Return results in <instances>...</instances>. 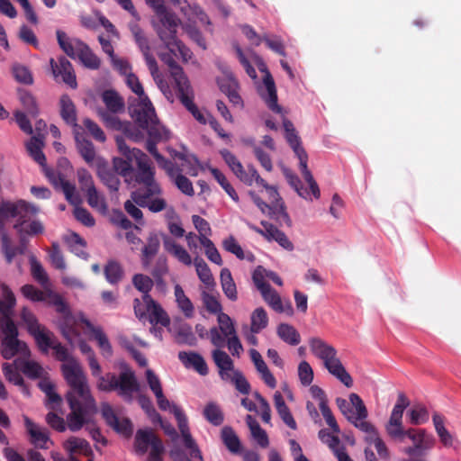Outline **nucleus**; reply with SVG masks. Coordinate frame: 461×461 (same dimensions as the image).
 <instances>
[{"mask_svg": "<svg viewBox=\"0 0 461 461\" xmlns=\"http://www.w3.org/2000/svg\"><path fill=\"white\" fill-rule=\"evenodd\" d=\"M63 376L69 386L66 400L70 409L67 415L68 429L79 431L93 421L97 413V404L91 393L87 377L77 360H71L61 366Z\"/></svg>", "mask_w": 461, "mask_h": 461, "instance_id": "nucleus-1", "label": "nucleus"}, {"mask_svg": "<svg viewBox=\"0 0 461 461\" xmlns=\"http://www.w3.org/2000/svg\"><path fill=\"white\" fill-rule=\"evenodd\" d=\"M39 212V208L33 204L28 203L23 200L18 202H3L0 205V228L2 229L5 221L9 218H16L17 221L14 228L20 233L28 235L41 234L44 227L40 221H32L26 224L32 216Z\"/></svg>", "mask_w": 461, "mask_h": 461, "instance_id": "nucleus-2", "label": "nucleus"}, {"mask_svg": "<svg viewBox=\"0 0 461 461\" xmlns=\"http://www.w3.org/2000/svg\"><path fill=\"white\" fill-rule=\"evenodd\" d=\"M158 22L154 25V29L159 40L165 47L175 53V47L183 62H188L193 56L191 50L177 38V28L181 21L176 14L168 11L163 14L158 15Z\"/></svg>", "mask_w": 461, "mask_h": 461, "instance_id": "nucleus-3", "label": "nucleus"}, {"mask_svg": "<svg viewBox=\"0 0 461 461\" xmlns=\"http://www.w3.org/2000/svg\"><path fill=\"white\" fill-rule=\"evenodd\" d=\"M309 346L312 353L323 361L324 366L332 375L346 387L353 386V379L337 357V350L333 346L317 337L309 340Z\"/></svg>", "mask_w": 461, "mask_h": 461, "instance_id": "nucleus-4", "label": "nucleus"}, {"mask_svg": "<svg viewBox=\"0 0 461 461\" xmlns=\"http://www.w3.org/2000/svg\"><path fill=\"white\" fill-rule=\"evenodd\" d=\"M350 401L357 408V416L351 415L348 417V421L359 430L366 434V441L368 444L373 443L375 445L377 454L381 458L388 459L390 454L386 445L378 436L375 427L369 421L366 420L368 416V411L363 400L358 394L352 393H350Z\"/></svg>", "mask_w": 461, "mask_h": 461, "instance_id": "nucleus-5", "label": "nucleus"}, {"mask_svg": "<svg viewBox=\"0 0 461 461\" xmlns=\"http://www.w3.org/2000/svg\"><path fill=\"white\" fill-rule=\"evenodd\" d=\"M129 111L135 122L146 130L149 136L156 140L168 139V131L159 123L148 96L140 98L136 104H131Z\"/></svg>", "mask_w": 461, "mask_h": 461, "instance_id": "nucleus-6", "label": "nucleus"}, {"mask_svg": "<svg viewBox=\"0 0 461 461\" xmlns=\"http://www.w3.org/2000/svg\"><path fill=\"white\" fill-rule=\"evenodd\" d=\"M97 377L96 388L101 392H113L120 390V394H130L139 390V384L132 371H123L119 376L108 372L104 375H94Z\"/></svg>", "mask_w": 461, "mask_h": 461, "instance_id": "nucleus-7", "label": "nucleus"}, {"mask_svg": "<svg viewBox=\"0 0 461 461\" xmlns=\"http://www.w3.org/2000/svg\"><path fill=\"white\" fill-rule=\"evenodd\" d=\"M150 451L147 461H164L163 454L165 447L162 440L149 429H140L137 430L134 438V447L138 455L147 453L149 447Z\"/></svg>", "mask_w": 461, "mask_h": 461, "instance_id": "nucleus-8", "label": "nucleus"}, {"mask_svg": "<svg viewBox=\"0 0 461 461\" xmlns=\"http://www.w3.org/2000/svg\"><path fill=\"white\" fill-rule=\"evenodd\" d=\"M21 318L25 323L28 332L34 338L39 349L43 353H48L54 345L53 332L40 324L36 316L27 308L23 309Z\"/></svg>", "mask_w": 461, "mask_h": 461, "instance_id": "nucleus-9", "label": "nucleus"}, {"mask_svg": "<svg viewBox=\"0 0 461 461\" xmlns=\"http://www.w3.org/2000/svg\"><path fill=\"white\" fill-rule=\"evenodd\" d=\"M405 438H408L413 444L405 450V453L411 456L425 455L436 442L434 436L424 429L410 428L406 429Z\"/></svg>", "mask_w": 461, "mask_h": 461, "instance_id": "nucleus-10", "label": "nucleus"}, {"mask_svg": "<svg viewBox=\"0 0 461 461\" xmlns=\"http://www.w3.org/2000/svg\"><path fill=\"white\" fill-rule=\"evenodd\" d=\"M260 224L262 225L263 229L256 226L253 223L248 222V227L255 231L256 233L263 236L267 240L273 241L275 240L281 246L283 249L292 251L294 250V247L293 242L288 239V237L285 235V232L280 230L274 224L267 221H261Z\"/></svg>", "mask_w": 461, "mask_h": 461, "instance_id": "nucleus-11", "label": "nucleus"}, {"mask_svg": "<svg viewBox=\"0 0 461 461\" xmlns=\"http://www.w3.org/2000/svg\"><path fill=\"white\" fill-rule=\"evenodd\" d=\"M50 65L51 68L53 77L58 79L59 77L63 83L68 85L72 89L77 87V77L74 68L71 62L64 56L58 58V60L54 59H50Z\"/></svg>", "mask_w": 461, "mask_h": 461, "instance_id": "nucleus-12", "label": "nucleus"}, {"mask_svg": "<svg viewBox=\"0 0 461 461\" xmlns=\"http://www.w3.org/2000/svg\"><path fill=\"white\" fill-rule=\"evenodd\" d=\"M101 412L106 424L116 432L121 433L126 437L131 435L132 424L131 420L127 418L120 420L109 403L104 402L102 404Z\"/></svg>", "mask_w": 461, "mask_h": 461, "instance_id": "nucleus-13", "label": "nucleus"}, {"mask_svg": "<svg viewBox=\"0 0 461 461\" xmlns=\"http://www.w3.org/2000/svg\"><path fill=\"white\" fill-rule=\"evenodd\" d=\"M261 269L254 271L252 280L258 290L260 292L264 301L274 310L282 311L281 297L278 293L267 282H262Z\"/></svg>", "mask_w": 461, "mask_h": 461, "instance_id": "nucleus-14", "label": "nucleus"}, {"mask_svg": "<svg viewBox=\"0 0 461 461\" xmlns=\"http://www.w3.org/2000/svg\"><path fill=\"white\" fill-rule=\"evenodd\" d=\"M220 153L235 176L245 185H252V170L256 168L249 165L247 169H245L236 156L226 149L221 150Z\"/></svg>", "mask_w": 461, "mask_h": 461, "instance_id": "nucleus-15", "label": "nucleus"}, {"mask_svg": "<svg viewBox=\"0 0 461 461\" xmlns=\"http://www.w3.org/2000/svg\"><path fill=\"white\" fill-rule=\"evenodd\" d=\"M8 297L9 303L3 305V308L0 310V330L5 335L4 338L14 339V337H18V329L12 319V315L16 300L14 293H10Z\"/></svg>", "mask_w": 461, "mask_h": 461, "instance_id": "nucleus-16", "label": "nucleus"}, {"mask_svg": "<svg viewBox=\"0 0 461 461\" xmlns=\"http://www.w3.org/2000/svg\"><path fill=\"white\" fill-rule=\"evenodd\" d=\"M176 52H178V50L175 47V53L169 50V52L159 53L158 57L160 60L168 67L170 75L174 79L176 88L178 90L184 86L186 87L190 82L182 67H180L174 59V56H177Z\"/></svg>", "mask_w": 461, "mask_h": 461, "instance_id": "nucleus-17", "label": "nucleus"}, {"mask_svg": "<svg viewBox=\"0 0 461 461\" xmlns=\"http://www.w3.org/2000/svg\"><path fill=\"white\" fill-rule=\"evenodd\" d=\"M261 71H265L263 77V84L265 89H260V95L266 102L267 107L274 113H280L282 107L277 104L276 87L273 77L270 72L265 68H259Z\"/></svg>", "mask_w": 461, "mask_h": 461, "instance_id": "nucleus-18", "label": "nucleus"}, {"mask_svg": "<svg viewBox=\"0 0 461 461\" xmlns=\"http://www.w3.org/2000/svg\"><path fill=\"white\" fill-rule=\"evenodd\" d=\"M80 321L86 326L91 338L96 341L103 356L105 357H112L113 348L103 329L100 326L93 325L92 322L84 316L80 318Z\"/></svg>", "mask_w": 461, "mask_h": 461, "instance_id": "nucleus-19", "label": "nucleus"}, {"mask_svg": "<svg viewBox=\"0 0 461 461\" xmlns=\"http://www.w3.org/2000/svg\"><path fill=\"white\" fill-rule=\"evenodd\" d=\"M212 357L218 368L220 377L224 381H229L230 375L237 371L234 368L233 360L225 351L219 348L212 351Z\"/></svg>", "mask_w": 461, "mask_h": 461, "instance_id": "nucleus-20", "label": "nucleus"}, {"mask_svg": "<svg viewBox=\"0 0 461 461\" xmlns=\"http://www.w3.org/2000/svg\"><path fill=\"white\" fill-rule=\"evenodd\" d=\"M62 446L69 456L83 455L88 457L94 456L89 442L83 438L71 436L63 442Z\"/></svg>", "mask_w": 461, "mask_h": 461, "instance_id": "nucleus-21", "label": "nucleus"}, {"mask_svg": "<svg viewBox=\"0 0 461 461\" xmlns=\"http://www.w3.org/2000/svg\"><path fill=\"white\" fill-rule=\"evenodd\" d=\"M178 359L185 368H193L201 375H206L209 372L204 358L199 353L180 351Z\"/></svg>", "mask_w": 461, "mask_h": 461, "instance_id": "nucleus-22", "label": "nucleus"}, {"mask_svg": "<svg viewBox=\"0 0 461 461\" xmlns=\"http://www.w3.org/2000/svg\"><path fill=\"white\" fill-rule=\"evenodd\" d=\"M29 352L26 343L18 339V337L4 338L1 341V355L5 359H11L18 353L27 355Z\"/></svg>", "mask_w": 461, "mask_h": 461, "instance_id": "nucleus-23", "label": "nucleus"}, {"mask_svg": "<svg viewBox=\"0 0 461 461\" xmlns=\"http://www.w3.org/2000/svg\"><path fill=\"white\" fill-rule=\"evenodd\" d=\"M177 96L182 104L192 113V115L201 123H206V120L203 114L199 111L197 106L194 103V92L191 85H187L186 87H182L178 90Z\"/></svg>", "mask_w": 461, "mask_h": 461, "instance_id": "nucleus-24", "label": "nucleus"}, {"mask_svg": "<svg viewBox=\"0 0 461 461\" xmlns=\"http://www.w3.org/2000/svg\"><path fill=\"white\" fill-rule=\"evenodd\" d=\"M143 185V187H140L131 194V198L140 207H146L152 196L161 194V188L157 182Z\"/></svg>", "mask_w": 461, "mask_h": 461, "instance_id": "nucleus-25", "label": "nucleus"}, {"mask_svg": "<svg viewBox=\"0 0 461 461\" xmlns=\"http://www.w3.org/2000/svg\"><path fill=\"white\" fill-rule=\"evenodd\" d=\"M103 121L105 122L107 127H110L114 130L123 131L125 134L134 141H138L140 138H142V134L140 132L133 133L135 131L131 124L122 122L113 114H111L110 112H103L101 113Z\"/></svg>", "mask_w": 461, "mask_h": 461, "instance_id": "nucleus-26", "label": "nucleus"}, {"mask_svg": "<svg viewBox=\"0 0 461 461\" xmlns=\"http://www.w3.org/2000/svg\"><path fill=\"white\" fill-rule=\"evenodd\" d=\"M163 246L165 250L176 258L180 263L185 266L192 265V258L187 250L172 238L165 236L163 239Z\"/></svg>", "mask_w": 461, "mask_h": 461, "instance_id": "nucleus-27", "label": "nucleus"}, {"mask_svg": "<svg viewBox=\"0 0 461 461\" xmlns=\"http://www.w3.org/2000/svg\"><path fill=\"white\" fill-rule=\"evenodd\" d=\"M59 328L63 337L68 341L79 335L77 330V321L70 310L61 314L59 320Z\"/></svg>", "mask_w": 461, "mask_h": 461, "instance_id": "nucleus-28", "label": "nucleus"}, {"mask_svg": "<svg viewBox=\"0 0 461 461\" xmlns=\"http://www.w3.org/2000/svg\"><path fill=\"white\" fill-rule=\"evenodd\" d=\"M60 116L70 126H77V109L74 102L68 95H63L59 100Z\"/></svg>", "mask_w": 461, "mask_h": 461, "instance_id": "nucleus-29", "label": "nucleus"}, {"mask_svg": "<svg viewBox=\"0 0 461 461\" xmlns=\"http://www.w3.org/2000/svg\"><path fill=\"white\" fill-rule=\"evenodd\" d=\"M23 420L27 432L31 437L32 444L36 447L47 448L46 444L50 439L47 433L41 430L29 417L23 416Z\"/></svg>", "mask_w": 461, "mask_h": 461, "instance_id": "nucleus-30", "label": "nucleus"}, {"mask_svg": "<svg viewBox=\"0 0 461 461\" xmlns=\"http://www.w3.org/2000/svg\"><path fill=\"white\" fill-rule=\"evenodd\" d=\"M102 100L111 113H120L124 111V100L115 90L108 89L104 91Z\"/></svg>", "mask_w": 461, "mask_h": 461, "instance_id": "nucleus-31", "label": "nucleus"}, {"mask_svg": "<svg viewBox=\"0 0 461 461\" xmlns=\"http://www.w3.org/2000/svg\"><path fill=\"white\" fill-rule=\"evenodd\" d=\"M274 403L276 411L282 420L292 429H297L296 421L294 420L288 406L286 405L283 395L280 392L276 391L274 394Z\"/></svg>", "mask_w": 461, "mask_h": 461, "instance_id": "nucleus-32", "label": "nucleus"}, {"mask_svg": "<svg viewBox=\"0 0 461 461\" xmlns=\"http://www.w3.org/2000/svg\"><path fill=\"white\" fill-rule=\"evenodd\" d=\"M106 281L112 285H117L124 278V269L120 262L110 259L104 267Z\"/></svg>", "mask_w": 461, "mask_h": 461, "instance_id": "nucleus-33", "label": "nucleus"}, {"mask_svg": "<svg viewBox=\"0 0 461 461\" xmlns=\"http://www.w3.org/2000/svg\"><path fill=\"white\" fill-rule=\"evenodd\" d=\"M78 51L77 57L83 65L91 69H97L101 65L99 58L93 53L87 44L83 41H77Z\"/></svg>", "mask_w": 461, "mask_h": 461, "instance_id": "nucleus-34", "label": "nucleus"}, {"mask_svg": "<svg viewBox=\"0 0 461 461\" xmlns=\"http://www.w3.org/2000/svg\"><path fill=\"white\" fill-rule=\"evenodd\" d=\"M146 309L149 312L150 323L160 324L163 327H167L170 324V319L167 313L162 307L152 299V302H144Z\"/></svg>", "mask_w": 461, "mask_h": 461, "instance_id": "nucleus-35", "label": "nucleus"}, {"mask_svg": "<svg viewBox=\"0 0 461 461\" xmlns=\"http://www.w3.org/2000/svg\"><path fill=\"white\" fill-rule=\"evenodd\" d=\"M57 41L59 48L71 59H76L78 51L77 41H82L77 38H69L68 34L61 31L56 32Z\"/></svg>", "mask_w": 461, "mask_h": 461, "instance_id": "nucleus-36", "label": "nucleus"}, {"mask_svg": "<svg viewBox=\"0 0 461 461\" xmlns=\"http://www.w3.org/2000/svg\"><path fill=\"white\" fill-rule=\"evenodd\" d=\"M160 241L156 233H150L147 240V244L141 251V263L147 268L149 267L152 258L158 252Z\"/></svg>", "mask_w": 461, "mask_h": 461, "instance_id": "nucleus-37", "label": "nucleus"}, {"mask_svg": "<svg viewBox=\"0 0 461 461\" xmlns=\"http://www.w3.org/2000/svg\"><path fill=\"white\" fill-rule=\"evenodd\" d=\"M160 140H156L149 136V140L146 142L147 150L154 157L158 164L164 168L169 176H173L175 166L172 161L167 159L162 156L157 149V142Z\"/></svg>", "mask_w": 461, "mask_h": 461, "instance_id": "nucleus-38", "label": "nucleus"}, {"mask_svg": "<svg viewBox=\"0 0 461 461\" xmlns=\"http://www.w3.org/2000/svg\"><path fill=\"white\" fill-rule=\"evenodd\" d=\"M175 297L177 307L185 318L191 319L194 315V306L191 300L185 295L180 285H175Z\"/></svg>", "mask_w": 461, "mask_h": 461, "instance_id": "nucleus-39", "label": "nucleus"}, {"mask_svg": "<svg viewBox=\"0 0 461 461\" xmlns=\"http://www.w3.org/2000/svg\"><path fill=\"white\" fill-rule=\"evenodd\" d=\"M220 279L221 288L225 296L232 302L237 301V287L230 269L222 268L221 271Z\"/></svg>", "mask_w": 461, "mask_h": 461, "instance_id": "nucleus-40", "label": "nucleus"}, {"mask_svg": "<svg viewBox=\"0 0 461 461\" xmlns=\"http://www.w3.org/2000/svg\"><path fill=\"white\" fill-rule=\"evenodd\" d=\"M132 285L138 291L143 294V302H152L149 292L154 285V281L149 276L143 274H135L132 276Z\"/></svg>", "mask_w": 461, "mask_h": 461, "instance_id": "nucleus-41", "label": "nucleus"}, {"mask_svg": "<svg viewBox=\"0 0 461 461\" xmlns=\"http://www.w3.org/2000/svg\"><path fill=\"white\" fill-rule=\"evenodd\" d=\"M194 265L201 282L203 283L207 288L214 286V278L206 262L202 258L195 257L194 259Z\"/></svg>", "mask_w": 461, "mask_h": 461, "instance_id": "nucleus-42", "label": "nucleus"}, {"mask_svg": "<svg viewBox=\"0 0 461 461\" xmlns=\"http://www.w3.org/2000/svg\"><path fill=\"white\" fill-rule=\"evenodd\" d=\"M435 430L445 447H450L453 444V438L449 431L445 428V418L438 412L432 416Z\"/></svg>", "mask_w": 461, "mask_h": 461, "instance_id": "nucleus-43", "label": "nucleus"}, {"mask_svg": "<svg viewBox=\"0 0 461 461\" xmlns=\"http://www.w3.org/2000/svg\"><path fill=\"white\" fill-rule=\"evenodd\" d=\"M50 180L55 186L58 185V183L60 184L65 197L69 203L76 205L80 203V198L76 193L75 185L67 181L63 176L59 175L58 178H50Z\"/></svg>", "mask_w": 461, "mask_h": 461, "instance_id": "nucleus-44", "label": "nucleus"}, {"mask_svg": "<svg viewBox=\"0 0 461 461\" xmlns=\"http://www.w3.org/2000/svg\"><path fill=\"white\" fill-rule=\"evenodd\" d=\"M85 194L89 206H91L93 209L96 210L103 215H105L107 213L108 206L105 198L97 191L96 187L90 189Z\"/></svg>", "mask_w": 461, "mask_h": 461, "instance_id": "nucleus-45", "label": "nucleus"}, {"mask_svg": "<svg viewBox=\"0 0 461 461\" xmlns=\"http://www.w3.org/2000/svg\"><path fill=\"white\" fill-rule=\"evenodd\" d=\"M277 335L278 337L285 341V343L296 346L301 341V336L299 332L290 324L281 323L277 327Z\"/></svg>", "mask_w": 461, "mask_h": 461, "instance_id": "nucleus-46", "label": "nucleus"}, {"mask_svg": "<svg viewBox=\"0 0 461 461\" xmlns=\"http://www.w3.org/2000/svg\"><path fill=\"white\" fill-rule=\"evenodd\" d=\"M14 365H17L20 371L31 379L40 378L43 373L41 366L34 361L16 359Z\"/></svg>", "mask_w": 461, "mask_h": 461, "instance_id": "nucleus-47", "label": "nucleus"}, {"mask_svg": "<svg viewBox=\"0 0 461 461\" xmlns=\"http://www.w3.org/2000/svg\"><path fill=\"white\" fill-rule=\"evenodd\" d=\"M221 439L226 447L234 454L241 450V443L235 431L230 427H224L221 429Z\"/></svg>", "mask_w": 461, "mask_h": 461, "instance_id": "nucleus-48", "label": "nucleus"}, {"mask_svg": "<svg viewBox=\"0 0 461 461\" xmlns=\"http://www.w3.org/2000/svg\"><path fill=\"white\" fill-rule=\"evenodd\" d=\"M385 431L393 440L403 442L405 439L406 429H403L402 420L389 418L385 424Z\"/></svg>", "mask_w": 461, "mask_h": 461, "instance_id": "nucleus-49", "label": "nucleus"}, {"mask_svg": "<svg viewBox=\"0 0 461 461\" xmlns=\"http://www.w3.org/2000/svg\"><path fill=\"white\" fill-rule=\"evenodd\" d=\"M285 139L299 159V165L308 163V155L302 146L301 139L296 131L285 134Z\"/></svg>", "mask_w": 461, "mask_h": 461, "instance_id": "nucleus-50", "label": "nucleus"}, {"mask_svg": "<svg viewBox=\"0 0 461 461\" xmlns=\"http://www.w3.org/2000/svg\"><path fill=\"white\" fill-rule=\"evenodd\" d=\"M4 227L0 230H2L1 233V241H2V252L5 258V260L8 264H11L14 258L17 254H23V249L14 247L11 245V240L7 233L3 230Z\"/></svg>", "mask_w": 461, "mask_h": 461, "instance_id": "nucleus-51", "label": "nucleus"}, {"mask_svg": "<svg viewBox=\"0 0 461 461\" xmlns=\"http://www.w3.org/2000/svg\"><path fill=\"white\" fill-rule=\"evenodd\" d=\"M250 331L258 333L264 330L268 324L267 313L264 308L258 307L254 310L251 314Z\"/></svg>", "mask_w": 461, "mask_h": 461, "instance_id": "nucleus-52", "label": "nucleus"}, {"mask_svg": "<svg viewBox=\"0 0 461 461\" xmlns=\"http://www.w3.org/2000/svg\"><path fill=\"white\" fill-rule=\"evenodd\" d=\"M67 243L72 253L84 259L87 258L88 254L86 251V242L78 234L75 232L72 233L67 239Z\"/></svg>", "mask_w": 461, "mask_h": 461, "instance_id": "nucleus-53", "label": "nucleus"}, {"mask_svg": "<svg viewBox=\"0 0 461 461\" xmlns=\"http://www.w3.org/2000/svg\"><path fill=\"white\" fill-rule=\"evenodd\" d=\"M19 99L23 108L28 114L32 117H36L39 114V108L34 96L27 90H19Z\"/></svg>", "mask_w": 461, "mask_h": 461, "instance_id": "nucleus-54", "label": "nucleus"}, {"mask_svg": "<svg viewBox=\"0 0 461 461\" xmlns=\"http://www.w3.org/2000/svg\"><path fill=\"white\" fill-rule=\"evenodd\" d=\"M204 418L212 425L220 426L224 420V416L220 407L214 402H209L203 410Z\"/></svg>", "mask_w": 461, "mask_h": 461, "instance_id": "nucleus-55", "label": "nucleus"}, {"mask_svg": "<svg viewBox=\"0 0 461 461\" xmlns=\"http://www.w3.org/2000/svg\"><path fill=\"white\" fill-rule=\"evenodd\" d=\"M182 29L188 37L203 50H206V41L196 25L188 19V22L182 24Z\"/></svg>", "mask_w": 461, "mask_h": 461, "instance_id": "nucleus-56", "label": "nucleus"}, {"mask_svg": "<svg viewBox=\"0 0 461 461\" xmlns=\"http://www.w3.org/2000/svg\"><path fill=\"white\" fill-rule=\"evenodd\" d=\"M9 363H4L2 366L3 373L5 376V378L10 382L13 383L15 385L23 386L24 387V380L18 370H20L17 367V365H14Z\"/></svg>", "mask_w": 461, "mask_h": 461, "instance_id": "nucleus-57", "label": "nucleus"}, {"mask_svg": "<svg viewBox=\"0 0 461 461\" xmlns=\"http://www.w3.org/2000/svg\"><path fill=\"white\" fill-rule=\"evenodd\" d=\"M41 147L42 142L38 138L33 137L27 144V150L34 161L43 166L46 162V158L41 150Z\"/></svg>", "mask_w": 461, "mask_h": 461, "instance_id": "nucleus-58", "label": "nucleus"}, {"mask_svg": "<svg viewBox=\"0 0 461 461\" xmlns=\"http://www.w3.org/2000/svg\"><path fill=\"white\" fill-rule=\"evenodd\" d=\"M98 176L111 191H118L121 182L115 173L108 168L99 167Z\"/></svg>", "mask_w": 461, "mask_h": 461, "instance_id": "nucleus-59", "label": "nucleus"}, {"mask_svg": "<svg viewBox=\"0 0 461 461\" xmlns=\"http://www.w3.org/2000/svg\"><path fill=\"white\" fill-rule=\"evenodd\" d=\"M176 340L178 344L188 346H194L196 344V338L193 333L191 326L187 324L178 328L176 334Z\"/></svg>", "mask_w": 461, "mask_h": 461, "instance_id": "nucleus-60", "label": "nucleus"}, {"mask_svg": "<svg viewBox=\"0 0 461 461\" xmlns=\"http://www.w3.org/2000/svg\"><path fill=\"white\" fill-rule=\"evenodd\" d=\"M408 414L410 422L412 425L426 423L429 418L427 408L421 404L415 405L411 410L409 411Z\"/></svg>", "mask_w": 461, "mask_h": 461, "instance_id": "nucleus-61", "label": "nucleus"}, {"mask_svg": "<svg viewBox=\"0 0 461 461\" xmlns=\"http://www.w3.org/2000/svg\"><path fill=\"white\" fill-rule=\"evenodd\" d=\"M202 301L206 311L212 314H217V316L222 312V306L216 296L209 294L208 292L203 291L201 294Z\"/></svg>", "mask_w": 461, "mask_h": 461, "instance_id": "nucleus-62", "label": "nucleus"}, {"mask_svg": "<svg viewBox=\"0 0 461 461\" xmlns=\"http://www.w3.org/2000/svg\"><path fill=\"white\" fill-rule=\"evenodd\" d=\"M271 218L276 220L279 224L285 223L287 227L292 226V220L285 210V203L281 202L276 206H272L269 211Z\"/></svg>", "mask_w": 461, "mask_h": 461, "instance_id": "nucleus-63", "label": "nucleus"}, {"mask_svg": "<svg viewBox=\"0 0 461 461\" xmlns=\"http://www.w3.org/2000/svg\"><path fill=\"white\" fill-rule=\"evenodd\" d=\"M168 272L167 258L164 256H160L151 271V275L157 284V285H164V276Z\"/></svg>", "mask_w": 461, "mask_h": 461, "instance_id": "nucleus-64", "label": "nucleus"}]
</instances>
